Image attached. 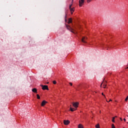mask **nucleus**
Returning a JSON list of instances; mask_svg holds the SVG:
<instances>
[{
    "mask_svg": "<svg viewBox=\"0 0 128 128\" xmlns=\"http://www.w3.org/2000/svg\"><path fill=\"white\" fill-rule=\"evenodd\" d=\"M72 104L74 108H78V102H72Z\"/></svg>",
    "mask_w": 128,
    "mask_h": 128,
    "instance_id": "obj_4",
    "label": "nucleus"
},
{
    "mask_svg": "<svg viewBox=\"0 0 128 128\" xmlns=\"http://www.w3.org/2000/svg\"><path fill=\"white\" fill-rule=\"evenodd\" d=\"M106 85H104V88H106Z\"/></svg>",
    "mask_w": 128,
    "mask_h": 128,
    "instance_id": "obj_21",
    "label": "nucleus"
},
{
    "mask_svg": "<svg viewBox=\"0 0 128 128\" xmlns=\"http://www.w3.org/2000/svg\"><path fill=\"white\" fill-rule=\"evenodd\" d=\"M115 118H118V116H116Z\"/></svg>",
    "mask_w": 128,
    "mask_h": 128,
    "instance_id": "obj_29",
    "label": "nucleus"
},
{
    "mask_svg": "<svg viewBox=\"0 0 128 128\" xmlns=\"http://www.w3.org/2000/svg\"><path fill=\"white\" fill-rule=\"evenodd\" d=\"M64 124H65V126H68V124L70 122V120H64Z\"/></svg>",
    "mask_w": 128,
    "mask_h": 128,
    "instance_id": "obj_6",
    "label": "nucleus"
},
{
    "mask_svg": "<svg viewBox=\"0 0 128 128\" xmlns=\"http://www.w3.org/2000/svg\"><path fill=\"white\" fill-rule=\"evenodd\" d=\"M106 102H108V101H107V100H106Z\"/></svg>",
    "mask_w": 128,
    "mask_h": 128,
    "instance_id": "obj_30",
    "label": "nucleus"
},
{
    "mask_svg": "<svg viewBox=\"0 0 128 128\" xmlns=\"http://www.w3.org/2000/svg\"><path fill=\"white\" fill-rule=\"evenodd\" d=\"M72 4H70V8H72Z\"/></svg>",
    "mask_w": 128,
    "mask_h": 128,
    "instance_id": "obj_19",
    "label": "nucleus"
},
{
    "mask_svg": "<svg viewBox=\"0 0 128 128\" xmlns=\"http://www.w3.org/2000/svg\"><path fill=\"white\" fill-rule=\"evenodd\" d=\"M95 126L96 128H100V124H97Z\"/></svg>",
    "mask_w": 128,
    "mask_h": 128,
    "instance_id": "obj_13",
    "label": "nucleus"
},
{
    "mask_svg": "<svg viewBox=\"0 0 128 128\" xmlns=\"http://www.w3.org/2000/svg\"><path fill=\"white\" fill-rule=\"evenodd\" d=\"M86 40H88V38L86 37H82V42H84V44H86Z\"/></svg>",
    "mask_w": 128,
    "mask_h": 128,
    "instance_id": "obj_5",
    "label": "nucleus"
},
{
    "mask_svg": "<svg viewBox=\"0 0 128 128\" xmlns=\"http://www.w3.org/2000/svg\"><path fill=\"white\" fill-rule=\"evenodd\" d=\"M78 128H84V126L82 124H79L78 125Z\"/></svg>",
    "mask_w": 128,
    "mask_h": 128,
    "instance_id": "obj_9",
    "label": "nucleus"
},
{
    "mask_svg": "<svg viewBox=\"0 0 128 128\" xmlns=\"http://www.w3.org/2000/svg\"><path fill=\"white\" fill-rule=\"evenodd\" d=\"M92 2V0H87V2Z\"/></svg>",
    "mask_w": 128,
    "mask_h": 128,
    "instance_id": "obj_18",
    "label": "nucleus"
},
{
    "mask_svg": "<svg viewBox=\"0 0 128 128\" xmlns=\"http://www.w3.org/2000/svg\"><path fill=\"white\" fill-rule=\"evenodd\" d=\"M112 128H116V126H114V124H112Z\"/></svg>",
    "mask_w": 128,
    "mask_h": 128,
    "instance_id": "obj_16",
    "label": "nucleus"
},
{
    "mask_svg": "<svg viewBox=\"0 0 128 128\" xmlns=\"http://www.w3.org/2000/svg\"><path fill=\"white\" fill-rule=\"evenodd\" d=\"M104 96V98H106V96Z\"/></svg>",
    "mask_w": 128,
    "mask_h": 128,
    "instance_id": "obj_32",
    "label": "nucleus"
},
{
    "mask_svg": "<svg viewBox=\"0 0 128 128\" xmlns=\"http://www.w3.org/2000/svg\"><path fill=\"white\" fill-rule=\"evenodd\" d=\"M120 120H122V118H120Z\"/></svg>",
    "mask_w": 128,
    "mask_h": 128,
    "instance_id": "obj_25",
    "label": "nucleus"
},
{
    "mask_svg": "<svg viewBox=\"0 0 128 128\" xmlns=\"http://www.w3.org/2000/svg\"><path fill=\"white\" fill-rule=\"evenodd\" d=\"M127 116H128L127 115Z\"/></svg>",
    "mask_w": 128,
    "mask_h": 128,
    "instance_id": "obj_33",
    "label": "nucleus"
},
{
    "mask_svg": "<svg viewBox=\"0 0 128 128\" xmlns=\"http://www.w3.org/2000/svg\"><path fill=\"white\" fill-rule=\"evenodd\" d=\"M65 22H66V18L65 19Z\"/></svg>",
    "mask_w": 128,
    "mask_h": 128,
    "instance_id": "obj_26",
    "label": "nucleus"
},
{
    "mask_svg": "<svg viewBox=\"0 0 128 128\" xmlns=\"http://www.w3.org/2000/svg\"><path fill=\"white\" fill-rule=\"evenodd\" d=\"M46 104H48V102L46 101V100H43L41 104V106H44V105Z\"/></svg>",
    "mask_w": 128,
    "mask_h": 128,
    "instance_id": "obj_7",
    "label": "nucleus"
},
{
    "mask_svg": "<svg viewBox=\"0 0 128 128\" xmlns=\"http://www.w3.org/2000/svg\"><path fill=\"white\" fill-rule=\"evenodd\" d=\"M70 10L72 14V12H74V8H70Z\"/></svg>",
    "mask_w": 128,
    "mask_h": 128,
    "instance_id": "obj_12",
    "label": "nucleus"
},
{
    "mask_svg": "<svg viewBox=\"0 0 128 128\" xmlns=\"http://www.w3.org/2000/svg\"><path fill=\"white\" fill-rule=\"evenodd\" d=\"M112 100H110V102H112Z\"/></svg>",
    "mask_w": 128,
    "mask_h": 128,
    "instance_id": "obj_24",
    "label": "nucleus"
},
{
    "mask_svg": "<svg viewBox=\"0 0 128 128\" xmlns=\"http://www.w3.org/2000/svg\"><path fill=\"white\" fill-rule=\"evenodd\" d=\"M66 28L68 30H70L71 32L74 33V31H72V30H74L72 28H70V26L66 24Z\"/></svg>",
    "mask_w": 128,
    "mask_h": 128,
    "instance_id": "obj_3",
    "label": "nucleus"
},
{
    "mask_svg": "<svg viewBox=\"0 0 128 128\" xmlns=\"http://www.w3.org/2000/svg\"><path fill=\"white\" fill-rule=\"evenodd\" d=\"M102 96H104V93L102 94Z\"/></svg>",
    "mask_w": 128,
    "mask_h": 128,
    "instance_id": "obj_22",
    "label": "nucleus"
},
{
    "mask_svg": "<svg viewBox=\"0 0 128 128\" xmlns=\"http://www.w3.org/2000/svg\"><path fill=\"white\" fill-rule=\"evenodd\" d=\"M70 108H72V105H70Z\"/></svg>",
    "mask_w": 128,
    "mask_h": 128,
    "instance_id": "obj_27",
    "label": "nucleus"
},
{
    "mask_svg": "<svg viewBox=\"0 0 128 128\" xmlns=\"http://www.w3.org/2000/svg\"><path fill=\"white\" fill-rule=\"evenodd\" d=\"M68 24L72 23V18H69L68 21Z\"/></svg>",
    "mask_w": 128,
    "mask_h": 128,
    "instance_id": "obj_11",
    "label": "nucleus"
},
{
    "mask_svg": "<svg viewBox=\"0 0 128 128\" xmlns=\"http://www.w3.org/2000/svg\"><path fill=\"white\" fill-rule=\"evenodd\" d=\"M102 84H101L100 86H102Z\"/></svg>",
    "mask_w": 128,
    "mask_h": 128,
    "instance_id": "obj_28",
    "label": "nucleus"
},
{
    "mask_svg": "<svg viewBox=\"0 0 128 128\" xmlns=\"http://www.w3.org/2000/svg\"><path fill=\"white\" fill-rule=\"evenodd\" d=\"M32 92H35L36 94L38 93V90H36V88H34L32 90Z\"/></svg>",
    "mask_w": 128,
    "mask_h": 128,
    "instance_id": "obj_8",
    "label": "nucleus"
},
{
    "mask_svg": "<svg viewBox=\"0 0 128 128\" xmlns=\"http://www.w3.org/2000/svg\"><path fill=\"white\" fill-rule=\"evenodd\" d=\"M84 4V0H79L80 6H82Z\"/></svg>",
    "mask_w": 128,
    "mask_h": 128,
    "instance_id": "obj_2",
    "label": "nucleus"
},
{
    "mask_svg": "<svg viewBox=\"0 0 128 128\" xmlns=\"http://www.w3.org/2000/svg\"><path fill=\"white\" fill-rule=\"evenodd\" d=\"M40 86L42 87V90H48V86H44L40 84Z\"/></svg>",
    "mask_w": 128,
    "mask_h": 128,
    "instance_id": "obj_1",
    "label": "nucleus"
},
{
    "mask_svg": "<svg viewBox=\"0 0 128 128\" xmlns=\"http://www.w3.org/2000/svg\"><path fill=\"white\" fill-rule=\"evenodd\" d=\"M124 122H126V118H124Z\"/></svg>",
    "mask_w": 128,
    "mask_h": 128,
    "instance_id": "obj_23",
    "label": "nucleus"
},
{
    "mask_svg": "<svg viewBox=\"0 0 128 128\" xmlns=\"http://www.w3.org/2000/svg\"><path fill=\"white\" fill-rule=\"evenodd\" d=\"M126 68H128V67H127Z\"/></svg>",
    "mask_w": 128,
    "mask_h": 128,
    "instance_id": "obj_31",
    "label": "nucleus"
},
{
    "mask_svg": "<svg viewBox=\"0 0 128 128\" xmlns=\"http://www.w3.org/2000/svg\"><path fill=\"white\" fill-rule=\"evenodd\" d=\"M53 84H56V80L53 81Z\"/></svg>",
    "mask_w": 128,
    "mask_h": 128,
    "instance_id": "obj_17",
    "label": "nucleus"
},
{
    "mask_svg": "<svg viewBox=\"0 0 128 128\" xmlns=\"http://www.w3.org/2000/svg\"><path fill=\"white\" fill-rule=\"evenodd\" d=\"M36 96H37V98H38V100H40V95H38V94H36Z\"/></svg>",
    "mask_w": 128,
    "mask_h": 128,
    "instance_id": "obj_14",
    "label": "nucleus"
},
{
    "mask_svg": "<svg viewBox=\"0 0 128 128\" xmlns=\"http://www.w3.org/2000/svg\"><path fill=\"white\" fill-rule=\"evenodd\" d=\"M76 109H74L72 108V107H70V110H71V112H74V110H76Z\"/></svg>",
    "mask_w": 128,
    "mask_h": 128,
    "instance_id": "obj_10",
    "label": "nucleus"
},
{
    "mask_svg": "<svg viewBox=\"0 0 128 128\" xmlns=\"http://www.w3.org/2000/svg\"><path fill=\"white\" fill-rule=\"evenodd\" d=\"M69 84H70V85L72 86V83L70 82Z\"/></svg>",
    "mask_w": 128,
    "mask_h": 128,
    "instance_id": "obj_20",
    "label": "nucleus"
},
{
    "mask_svg": "<svg viewBox=\"0 0 128 128\" xmlns=\"http://www.w3.org/2000/svg\"><path fill=\"white\" fill-rule=\"evenodd\" d=\"M116 118V117H113L112 118V122H114V119Z\"/></svg>",
    "mask_w": 128,
    "mask_h": 128,
    "instance_id": "obj_15",
    "label": "nucleus"
}]
</instances>
